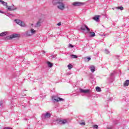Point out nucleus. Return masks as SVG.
Instances as JSON below:
<instances>
[{
	"label": "nucleus",
	"instance_id": "nucleus-31",
	"mask_svg": "<svg viewBox=\"0 0 129 129\" xmlns=\"http://www.w3.org/2000/svg\"><path fill=\"white\" fill-rule=\"evenodd\" d=\"M61 22H59L58 23H57V24H56V26H61Z\"/></svg>",
	"mask_w": 129,
	"mask_h": 129
},
{
	"label": "nucleus",
	"instance_id": "nucleus-9",
	"mask_svg": "<svg viewBox=\"0 0 129 129\" xmlns=\"http://www.w3.org/2000/svg\"><path fill=\"white\" fill-rule=\"evenodd\" d=\"M7 35H10V32L9 31L3 32L0 34V36L5 37V36H7Z\"/></svg>",
	"mask_w": 129,
	"mask_h": 129
},
{
	"label": "nucleus",
	"instance_id": "nucleus-27",
	"mask_svg": "<svg viewBox=\"0 0 129 129\" xmlns=\"http://www.w3.org/2000/svg\"><path fill=\"white\" fill-rule=\"evenodd\" d=\"M93 128L97 129L98 128V125H93Z\"/></svg>",
	"mask_w": 129,
	"mask_h": 129
},
{
	"label": "nucleus",
	"instance_id": "nucleus-16",
	"mask_svg": "<svg viewBox=\"0 0 129 129\" xmlns=\"http://www.w3.org/2000/svg\"><path fill=\"white\" fill-rule=\"evenodd\" d=\"M30 31L31 34V36H33V35H35V34L37 33V31L35 30V29H31Z\"/></svg>",
	"mask_w": 129,
	"mask_h": 129
},
{
	"label": "nucleus",
	"instance_id": "nucleus-32",
	"mask_svg": "<svg viewBox=\"0 0 129 129\" xmlns=\"http://www.w3.org/2000/svg\"><path fill=\"white\" fill-rule=\"evenodd\" d=\"M69 47H71V48H73L74 46L72 44H69Z\"/></svg>",
	"mask_w": 129,
	"mask_h": 129
},
{
	"label": "nucleus",
	"instance_id": "nucleus-36",
	"mask_svg": "<svg viewBox=\"0 0 129 129\" xmlns=\"http://www.w3.org/2000/svg\"><path fill=\"white\" fill-rule=\"evenodd\" d=\"M107 129H112V127H108Z\"/></svg>",
	"mask_w": 129,
	"mask_h": 129
},
{
	"label": "nucleus",
	"instance_id": "nucleus-28",
	"mask_svg": "<svg viewBox=\"0 0 129 129\" xmlns=\"http://www.w3.org/2000/svg\"><path fill=\"white\" fill-rule=\"evenodd\" d=\"M105 53L106 54H108V53H109V51H108V50L105 49Z\"/></svg>",
	"mask_w": 129,
	"mask_h": 129
},
{
	"label": "nucleus",
	"instance_id": "nucleus-20",
	"mask_svg": "<svg viewBox=\"0 0 129 129\" xmlns=\"http://www.w3.org/2000/svg\"><path fill=\"white\" fill-rule=\"evenodd\" d=\"M47 65L49 68L53 67V63H51L50 61H47Z\"/></svg>",
	"mask_w": 129,
	"mask_h": 129
},
{
	"label": "nucleus",
	"instance_id": "nucleus-18",
	"mask_svg": "<svg viewBox=\"0 0 129 129\" xmlns=\"http://www.w3.org/2000/svg\"><path fill=\"white\" fill-rule=\"evenodd\" d=\"M41 21H38V22H37V23L36 24L35 27H36V28H38V27H41Z\"/></svg>",
	"mask_w": 129,
	"mask_h": 129
},
{
	"label": "nucleus",
	"instance_id": "nucleus-1",
	"mask_svg": "<svg viewBox=\"0 0 129 129\" xmlns=\"http://www.w3.org/2000/svg\"><path fill=\"white\" fill-rule=\"evenodd\" d=\"M15 22L16 24L20 26V27H22L23 28L27 27L26 23H25V22L24 21H22V20H15Z\"/></svg>",
	"mask_w": 129,
	"mask_h": 129
},
{
	"label": "nucleus",
	"instance_id": "nucleus-19",
	"mask_svg": "<svg viewBox=\"0 0 129 129\" xmlns=\"http://www.w3.org/2000/svg\"><path fill=\"white\" fill-rule=\"evenodd\" d=\"M128 85H129V80H127L124 82L123 85L124 86H128Z\"/></svg>",
	"mask_w": 129,
	"mask_h": 129
},
{
	"label": "nucleus",
	"instance_id": "nucleus-29",
	"mask_svg": "<svg viewBox=\"0 0 129 129\" xmlns=\"http://www.w3.org/2000/svg\"><path fill=\"white\" fill-rule=\"evenodd\" d=\"M80 124H81V125H85V122H83L82 123H80Z\"/></svg>",
	"mask_w": 129,
	"mask_h": 129
},
{
	"label": "nucleus",
	"instance_id": "nucleus-40",
	"mask_svg": "<svg viewBox=\"0 0 129 129\" xmlns=\"http://www.w3.org/2000/svg\"><path fill=\"white\" fill-rule=\"evenodd\" d=\"M31 26H34V24H31Z\"/></svg>",
	"mask_w": 129,
	"mask_h": 129
},
{
	"label": "nucleus",
	"instance_id": "nucleus-34",
	"mask_svg": "<svg viewBox=\"0 0 129 129\" xmlns=\"http://www.w3.org/2000/svg\"><path fill=\"white\" fill-rule=\"evenodd\" d=\"M11 7H12L13 9H15V8H16V7H15V6L14 5L11 6Z\"/></svg>",
	"mask_w": 129,
	"mask_h": 129
},
{
	"label": "nucleus",
	"instance_id": "nucleus-8",
	"mask_svg": "<svg viewBox=\"0 0 129 129\" xmlns=\"http://www.w3.org/2000/svg\"><path fill=\"white\" fill-rule=\"evenodd\" d=\"M20 35L18 34H14L8 37V39H14V38H19Z\"/></svg>",
	"mask_w": 129,
	"mask_h": 129
},
{
	"label": "nucleus",
	"instance_id": "nucleus-30",
	"mask_svg": "<svg viewBox=\"0 0 129 129\" xmlns=\"http://www.w3.org/2000/svg\"><path fill=\"white\" fill-rule=\"evenodd\" d=\"M51 58H56V56H55V55H51Z\"/></svg>",
	"mask_w": 129,
	"mask_h": 129
},
{
	"label": "nucleus",
	"instance_id": "nucleus-24",
	"mask_svg": "<svg viewBox=\"0 0 129 129\" xmlns=\"http://www.w3.org/2000/svg\"><path fill=\"white\" fill-rule=\"evenodd\" d=\"M68 67L70 70H71V69H72L73 68V66L71 64H69L68 66Z\"/></svg>",
	"mask_w": 129,
	"mask_h": 129
},
{
	"label": "nucleus",
	"instance_id": "nucleus-14",
	"mask_svg": "<svg viewBox=\"0 0 129 129\" xmlns=\"http://www.w3.org/2000/svg\"><path fill=\"white\" fill-rule=\"evenodd\" d=\"M25 35L26 36H27V37H32V34L31 33V31H26L25 32Z\"/></svg>",
	"mask_w": 129,
	"mask_h": 129
},
{
	"label": "nucleus",
	"instance_id": "nucleus-6",
	"mask_svg": "<svg viewBox=\"0 0 129 129\" xmlns=\"http://www.w3.org/2000/svg\"><path fill=\"white\" fill-rule=\"evenodd\" d=\"M84 4L83 3L81 2H75L73 3V5L74 6V7H81V6H83Z\"/></svg>",
	"mask_w": 129,
	"mask_h": 129
},
{
	"label": "nucleus",
	"instance_id": "nucleus-2",
	"mask_svg": "<svg viewBox=\"0 0 129 129\" xmlns=\"http://www.w3.org/2000/svg\"><path fill=\"white\" fill-rule=\"evenodd\" d=\"M57 8L60 11H64L65 10V4L63 2H59L57 6Z\"/></svg>",
	"mask_w": 129,
	"mask_h": 129
},
{
	"label": "nucleus",
	"instance_id": "nucleus-5",
	"mask_svg": "<svg viewBox=\"0 0 129 129\" xmlns=\"http://www.w3.org/2000/svg\"><path fill=\"white\" fill-rule=\"evenodd\" d=\"M57 123H59L60 124H65V123H67V120L66 119H58L56 120Z\"/></svg>",
	"mask_w": 129,
	"mask_h": 129
},
{
	"label": "nucleus",
	"instance_id": "nucleus-4",
	"mask_svg": "<svg viewBox=\"0 0 129 129\" xmlns=\"http://www.w3.org/2000/svg\"><path fill=\"white\" fill-rule=\"evenodd\" d=\"M80 29H81V30H82V31H85L86 30L87 33H89V32H90V29L85 24H83L81 26Z\"/></svg>",
	"mask_w": 129,
	"mask_h": 129
},
{
	"label": "nucleus",
	"instance_id": "nucleus-11",
	"mask_svg": "<svg viewBox=\"0 0 129 129\" xmlns=\"http://www.w3.org/2000/svg\"><path fill=\"white\" fill-rule=\"evenodd\" d=\"M45 118H49V117H51V113L49 112H46L45 114H43L42 115Z\"/></svg>",
	"mask_w": 129,
	"mask_h": 129
},
{
	"label": "nucleus",
	"instance_id": "nucleus-17",
	"mask_svg": "<svg viewBox=\"0 0 129 129\" xmlns=\"http://www.w3.org/2000/svg\"><path fill=\"white\" fill-rule=\"evenodd\" d=\"M89 69H90L92 73H93L95 71V67L94 66H91L89 68Z\"/></svg>",
	"mask_w": 129,
	"mask_h": 129
},
{
	"label": "nucleus",
	"instance_id": "nucleus-25",
	"mask_svg": "<svg viewBox=\"0 0 129 129\" xmlns=\"http://www.w3.org/2000/svg\"><path fill=\"white\" fill-rule=\"evenodd\" d=\"M96 91H97L98 92H99L100 91H101V89L100 87H97L96 88Z\"/></svg>",
	"mask_w": 129,
	"mask_h": 129
},
{
	"label": "nucleus",
	"instance_id": "nucleus-10",
	"mask_svg": "<svg viewBox=\"0 0 129 129\" xmlns=\"http://www.w3.org/2000/svg\"><path fill=\"white\" fill-rule=\"evenodd\" d=\"M7 9H8L9 12H12V11H16L18 8L17 7H15V8H13V6H8Z\"/></svg>",
	"mask_w": 129,
	"mask_h": 129
},
{
	"label": "nucleus",
	"instance_id": "nucleus-37",
	"mask_svg": "<svg viewBox=\"0 0 129 129\" xmlns=\"http://www.w3.org/2000/svg\"><path fill=\"white\" fill-rule=\"evenodd\" d=\"M0 13H1V14H4V12H3V11H0Z\"/></svg>",
	"mask_w": 129,
	"mask_h": 129
},
{
	"label": "nucleus",
	"instance_id": "nucleus-33",
	"mask_svg": "<svg viewBox=\"0 0 129 129\" xmlns=\"http://www.w3.org/2000/svg\"><path fill=\"white\" fill-rule=\"evenodd\" d=\"M4 129H13L12 128H10L9 127H5Z\"/></svg>",
	"mask_w": 129,
	"mask_h": 129
},
{
	"label": "nucleus",
	"instance_id": "nucleus-13",
	"mask_svg": "<svg viewBox=\"0 0 129 129\" xmlns=\"http://www.w3.org/2000/svg\"><path fill=\"white\" fill-rule=\"evenodd\" d=\"M100 17V16L99 15H96L93 18V19H94V21H96V22H98V21L99 20Z\"/></svg>",
	"mask_w": 129,
	"mask_h": 129
},
{
	"label": "nucleus",
	"instance_id": "nucleus-35",
	"mask_svg": "<svg viewBox=\"0 0 129 129\" xmlns=\"http://www.w3.org/2000/svg\"><path fill=\"white\" fill-rule=\"evenodd\" d=\"M87 59H88V61L91 60V58L90 57H88Z\"/></svg>",
	"mask_w": 129,
	"mask_h": 129
},
{
	"label": "nucleus",
	"instance_id": "nucleus-21",
	"mask_svg": "<svg viewBox=\"0 0 129 129\" xmlns=\"http://www.w3.org/2000/svg\"><path fill=\"white\" fill-rule=\"evenodd\" d=\"M115 9L116 10H120V11H123V7L122 6L115 7Z\"/></svg>",
	"mask_w": 129,
	"mask_h": 129
},
{
	"label": "nucleus",
	"instance_id": "nucleus-3",
	"mask_svg": "<svg viewBox=\"0 0 129 129\" xmlns=\"http://www.w3.org/2000/svg\"><path fill=\"white\" fill-rule=\"evenodd\" d=\"M52 99L53 101H54V102H55V101H56L57 102H58V101H63L64 100V99H63V98H60V97L56 96H52Z\"/></svg>",
	"mask_w": 129,
	"mask_h": 129
},
{
	"label": "nucleus",
	"instance_id": "nucleus-23",
	"mask_svg": "<svg viewBox=\"0 0 129 129\" xmlns=\"http://www.w3.org/2000/svg\"><path fill=\"white\" fill-rule=\"evenodd\" d=\"M90 37H95V33L90 32Z\"/></svg>",
	"mask_w": 129,
	"mask_h": 129
},
{
	"label": "nucleus",
	"instance_id": "nucleus-22",
	"mask_svg": "<svg viewBox=\"0 0 129 129\" xmlns=\"http://www.w3.org/2000/svg\"><path fill=\"white\" fill-rule=\"evenodd\" d=\"M71 56L72 57V58L73 59H76V58H78V56L77 55H74V54H72L71 55Z\"/></svg>",
	"mask_w": 129,
	"mask_h": 129
},
{
	"label": "nucleus",
	"instance_id": "nucleus-39",
	"mask_svg": "<svg viewBox=\"0 0 129 129\" xmlns=\"http://www.w3.org/2000/svg\"><path fill=\"white\" fill-rule=\"evenodd\" d=\"M42 54H45V51H43Z\"/></svg>",
	"mask_w": 129,
	"mask_h": 129
},
{
	"label": "nucleus",
	"instance_id": "nucleus-7",
	"mask_svg": "<svg viewBox=\"0 0 129 129\" xmlns=\"http://www.w3.org/2000/svg\"><path fill=\"white\" fill-rule=\"evenodd\" d=\"M114 74H115V72H113L111 74L110 76V82H113V81H114Z\"/></svg>",
	"mask_w": 129,
	"mask_h": 129
},
{
	"label": "nucleus",
	"instance_id": "nucleus-12",
	"mask_svg": "<svg viewBox=\"0 0 129 129\" xmlns=\"http://www.w3.org/2000/svg\"><path fill=\"white\" fill-rule=\"evenodd\" d=\"M80 91L81 93H89V90H84L83 89H80Z\"/></svg>",
	"mask_w": 129,
	"mask_h": 129
},
{
	"label": "nucleus",
	"instance_id": "nucleus-38",
	"mask_svg": "<svg viewBox=\"0 0 129 129\" xmlns=\"http://www.w3.org/2000/svg\"><path fill=\"white\" fill-rule=\"evenodd\" d=\"M7 16H8V17H10V16H11V14H8V15H7Z\"/></svg>",
	"mask_w": 129,
	"mask_h": 129
},
{
	"label": "nucleus",
	"instance_id": "nucleus-26",
	"mask_svg": "<svg viewBox=\"0 0 129 129\" xmlns=\"http://www.w3.org/2000/svg\"><path fill=\"white\" fill-rule=\"evenodd\" d=\"M4 103L5 102H4V101L3 100L0 101V106H3V104H4Z\"/></svg>",
	"mask_w": 129,
	"mask_h": 129
},
{
	"label": "nucleus",
	"instance_id": "nucleus-15",
	"mask_svg": "<svg viewBox=\"0 0 129 129\" xmlns=\"http://www.w3.org/2000/svg\"><path fill=\"white\" fill-rule=\"evenodd\" d=\"M0 3L2 4V5H3L5 7H6V8H8V3L4 2V1L0 0Z\"/></svg>",
	"mask_w": 129,
	"mask_h": 129
}]
</instances>
